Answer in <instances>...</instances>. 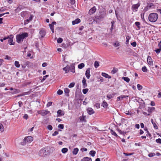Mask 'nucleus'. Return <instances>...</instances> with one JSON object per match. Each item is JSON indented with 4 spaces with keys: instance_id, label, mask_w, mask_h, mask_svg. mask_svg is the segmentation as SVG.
<instances>
[{
    "instance_id": "obj_60",
    "label": "nucleus",
    "mask_w": 161,
    "mask_h": 161,
    "mask_svg": "<svg viewBox=\"0 0 161 161\" xmlns=\"http://www.w3.org/2000/svg\"><path fill=\"white\" fill-rule=\"evenodd\" d=\"M23 118L26 119H28V116L26 114H25V115L23 117Z\"/></svg>"
},
{
    "instance_id": "obj_33",
    "label": "nucleus",
    "mask_w": 161,
    "mask_h": 161,
    "mask_svg": "<svg viewBox=\"0 0 161 161\" xmlns=\"http://www.w3.org/2000/svg\"><path fill=\"white\" fill-rule=\"evenodd\" d=\"M14 65L17 68H19L20 67V64L18 61H15L14 62Z\"/></svg>"
},
{
    "instance_id": "obj_31",
    "label": "nucleus",
    "mask_w": 161,
    "mask_h": 161,
    "mask_svg": "<svg viewBox=\"0 0 161 161\" xmlns=\"http://www.w3.org/2000/svg\"><path fill=\"white\" fill-rule=\"evenodd\" d=\"M122 79L127 82H129L130 80V79L128 77H123Z\"/></svg>"
},
{
    "instance_id": "obj_20",
    "label": "nucleus",
    "mask_w": 161,
    "mask_h": 161,
    "mask_svg": "<svg viewBox=\"0 0 161 161\" xmlns=\"http://www.w3.org/2000/svg\"><path fill=\"white\" fill-rule=\"evenodd\" d=\"M129 96H125L124 95H122L118 97L117 98V101H119V100H121V99H123L124 98H125L127 97H128Z\"/></svg>"
},
{
    "instance_id": "obj_39",
    "label": "nucleus",
    "mask_w": 161,
    "mask_h": 161,
    "mask_svg": "<svg viewBox=\"0 0 161 161\" xmlns=\"http://www.w3.org/2000/svg\"><path fill=\"white\" fill-rule=\"evenodd\" d=\"M142 70L145 72H147V69L146 66H143L142 67Z\"/></svg>"
},
{
    "instance_id": "obj_1",
    "label": "nucleus",
    "mask_w": 161,
    "mask_h": 161,
    "mask_svg": "<svg viewBox=\"0 0 161 161\" xmlns=\"http://www.w3.org/2000/svg\"><path fill=\"white\" fill-rule=\"evenodd\" d=\"M28 36V34L26 33H22L21 34L17 35L16 36V41L19 43L21 42H22L24 38Z\"/></svg>"
},
{
    "instance_id": "obj_57",
    "label": "nucleus",
    "mask_w": 161,
    "mask_h": 161,
    "mask_svg": "<svg viewBox=\"0 0 161 161\" xmlns=\"http://www.w3.org/2000/svg\"><path fill=\"white\" fill-rule=\"evenodd\" d=\"M58 132L57 131H55L53 133L52 135L53 136H55L58 134Z\"/></svg>"
},
{
    "instance_id": "obj_14",
    "label": "nucleus",
    "mask_w": 161,
    "mask_h": 161,
    "mask_svg": "<svg viewBox=\"0 0 161 161\" xmlns=\"http://www.w3.org/2000/svg\"><path fill=\"white\" fill-rule=\"evenodd\" d=\"M96 9L95 7L94 6L93 8L90 9L89 12L90 14H92L94 13L96 11Z\"/></svg>"
},
{
    "instance_id": "obj_52",
    "label": "nucleus",
    "mask_w": 161,
    "mask_h": 161,
    "mask_svg": "<svg viewBox=\"0 0 161 161\" xmlns=\"http://www.w3.org/2000/svg\"><path fill=\"white\" fill-rule=\"evenodd\" d=\"M47 128L50 130H52L53 129V127L51 125H48Z\"/></svg>"
},
{
    "instance_id": "obj_13",
    "label": "nucleus",
    "mask_w": 161,
    "mask_h": 161,
    "mask_svg": "<svg viewBox=\"0 0 161 161\" xmlns=\"http://www.w3.org/2000/svg\"><path fill=\"white\" fill-rule=\"evenodd\" d=\"M40 36L42 38L43 37L46 35V32L44 30H41L39 32Z\"/></svg>"
},
{
    "instance_id": "obj_50",
    "label": "nucleus",
    "mask_w": 161,
    "mask_h": 161,
    "mask_svg": "<svg viewBox=\"0 0 161 161\" xmlns=\"http://www.w3.org/2000/svg\"><path fill=\"white\" fill-rule=\"evenodd\" d=\"M130 44L134 47H135L136 46V43L135 41L131 43Z\"/></svg>"
},
{
    "instance_id": "obj_8",
    "label": "nucleus",
    "mask_w": 161,
    "mask_h": 161,
    "mask_svg": "<svg viewBox=\"0 0 161 161\" xmlns=\"http://www.w3.org/2000/svg\"><path fill=\"white\" fill-rule=\"evenodd\" d=\"M56 23L55 21H53L52 22V23L51 24H50L49 25V26L51 29L53 33H54V26H53L54 25H56Z\"/></svg>"
},
{
    "instance_id": "obj_22",
    "label": "nucleus",
    "mask_w": 161,
    "mask_h": 161,
    "mask_svg": "<svg viewBox=\"0 0 161 161\" xmlns=\"http://www.w3.org/2000/svg\"><path fill=\"white\" fill-rule=\"evenodd\" d=\"M81 161H92V158L88 157L83 158L81 160Z\"/></svg>"
},
{
    "instance_id": "obj_5",
    "label": "nucleus",
    "mask_w": 161,
    "mask_h": 161,
    "mask_svg": "<svg viewBox=\"0 0 161 161\" xmlns=\"http://www.w3.org/2000/svg\"><path fill=\"white\" fill-rule=\"evenodd\" d=\"M155 7V5L153 3H147V6L144 8L143 10L145 12H146L148 10L151 8H153Z\"/></svg>"
},
{
    "instance_id": "obj_29",
    "label": "nucleus",
    "mask_w": 161,
    "mask_h": 161,
    "mask_svg": "<svg viewBox=\"0 0 161 161\" xmlns=\"http://www.w3.org/2000/svg\"><path fill=\"white\" fill-rule=\"evenodd\" d=\"M96 154V152L92 150L89 152V154L91 155L93 157L95 156Z\"/></svg>"
},
{
    "instance_id": "obj_11",
    "label": "nucleus",
    "mask_w": 161,
    "mask_h": 161,
    "mask_svg": "<svg viewBox=\"0 0 161 161\" xmlns=\"http://www.w3.org/2000/svg\"><path fill=\"white\" fill-rule=\"evenodd\" d=\"M57 117H58L64 115V112L60 109L58 110L57 112Z\"/></svg>"
},
{
    "instance_id": "obj_61",
    "label": "nucleus",
    "mask_w": 161,
    "mask_h": 161,
    "mask_svg": "<svg viewBox=\"0 0 161 161\" xmlns=\"http://www.w3.org/2000/svg\"><path fill=\"white\" fill-rule=\"evenodd\" d=\"M18 103L19 107H21L23 104V103L21 101H19L18 102Z\"/></svg>"
},
{
    "instance_id": "obj_34",
    "label": "nucleus",
    "mask_w": 161,
    "mask_h": 161,
    "mask_svg": "<svg viewBox=\"0 0 161 161\" xmlns=\"http://www.w3.org/2000/svg\"><path fill=\"white\" fill-rule=\"evenodd\" d=\"M130 39V37L129 36H127L126 37V40L125 42V43L128 44L129 43V41Z\"/></svg>"
},
{
    "instance_id": "obj_59",
    "label": "nucleus",
    "mask_w": 161,
    "mask_h": 161,
    "mask_svg": "<svg viewBox=\"0 0 161 161\" xmlns=\"http://www.w3.org/2000/svg\"><path fill=\"white\" fill-rule=\"evenodd\" d=\"M104 17V15H102V14L100 15L99 16H98V19H101L103 18Z\"/></svg>"
},
{
    "instance_id": "obj_9",
    "label": "nucleus",
    "mask_w": 161,
    "mask_h": 161,
    "mask_svg": "<svg viewBox=\"0 0 161 161\" xmlns=\"http://www.w3.org/2000/svg\"><path fill=\"white\" fill-rule=\"evenodd\" d=\"M139 6L140 4L138 3L133 5L132 6V9L133 11H136Z\"/></svg>"
},
{
    "instance_id": "obj_42",
    "label": "nucleus",
    "mask_w": 161,
    "mask_h": 161,
    "mask_svg": "<svg viewBox=\"0 0 161 161\" xmlns=\"http://www.w3.org/2000/svg\"><path fill=\"white\" fill-rule=\"evenodd\" d=\"M85 119V116H81L79 117V119L81 121H83Z\"/></svg>"
},
{
    "instance_id": "obj_41",
    "label": "nucleus",
    "mask_w": 161,
    "mask_h": 161,
    "mask_svg": "<svg viewBox=\"0 0 161 161\" xmlns=\"http://www.w3.org/2000/svg\"><path fill=\"white\" fill-rule=\"evenodd\" d=\"M0 130L2 132L4 130L3 126V125L1 123H0Z\"/></svg>"
},
{
    "instance_id": "obj_38",
    "label": "nucleus",
    "mask_w": 161,
    "mask_h": 161,
    "mask_svg": "<svg viewBox=\"0 0 161 161\" xmlns=\"http://www.w3.org/2000/svg\"><path fill=\"white\" fill-rule=\"evenodd\" d=\"M99 66V62L97 61H95L94 63V66L95 68H97Z\"/></svg>"
},
{
    "instance_id": "obj_19",
    "label": "nucleus",
    "mask_w": 161,
    "mask_h": 161,
    "mask_svg": "<svg viewBox=\"0 0 161 161\" xmlns=\"http://www.w3.org/2000/svg\"><path fill=\"white\" fill-rule=\"evenodd\" d=\"M70 70L71 72L73 73H75V67L73 64H72L69 66V71Z\"/></svg>"
},
{
    "instance_id": "obj_53",
    "label": "nucleus",
    "mask_w": 161,
    "mask_h": 161,
    "mask_svg": "<svg viewBox=\"0 0 161 161\" xmlns=\"http://www.w3.org/2000/svg\"><path fill=\"white\" fill-rule=\"evenodd\" d=\"M114 45L115 47H118L119 46V44L118 42H117L114 44Z\"/></svg>"
},
{
    "instance_id": "obj_40",
    "label": "nucleus",
    "mask_w": 161,
    "mask_h": 161,
    "mask_svg": "<svg viewBox=\"0 0 161 161\" xmlns=\"http://www.w3.org/2000/svg\"><path fill=\"white\" fill-rule=\"evenodd\" d=\"M155 155V154L153 153H149L148 155V156L149 157H152L154 156Z\"/></svg>"
},
{
    "instance_id": "obj_3",
    "label": "nucleus",
    "mask_w": 161,
    "mask_h": 161,
    "mask_svg": "<svg viewBox=\"0 0 161 161\" xmlns=\"http://www.w3.org/2000/svg\"><path fill=\"white\" fill-rule=\"evenodd\" d=\"M49 153L48 151H47L45 148L41 149L39 152V155L42 157H44L48 155Z\"/></svg>"
},
{
    "instance_id": "obj_64",
    "label": "nucleus",
    "mask_w": 161,
    "mask_h": 161,
    "mask_svg": "<svg viewBox=\"0 0 161 161\" xmlns=\"http://www.w3.org/2000/svg\"><path fill=\"white\" fill-rule=\"evenodd\" d=\"M47 66V64L46 63H43L42 65L43 67H45Z\"/></svg>"
},
{
    "instance_id": "obj_25",
    "label": "nucleus",
    "mask_w": 161,
    "mask_h": 161,
    "mask_svg": "<svg viewBox=\"0 0 161 161\" xmlns=\"http://www.w3.org/2000/svg\"><path fill=\"white\" fill-rule=\"evenodd\" d=\"M32 16H31L30 17H29L28 19H27L25 21V24H27L30 21L32 20Z\"/></svg>"
},
{
    "instance_id": "obj_32",
    "label": "nucleus",
    "mask_w": 161,
    "mask_h": 161,
    "mask_svg": "<svg viewBox=\"0 0 161 161\" xmlns=\"http://www.w3.org/2000/svg\"><path fill=\"white\" fill-rule=\"evenodd\" d=\"M68 151V149L66 148H64L62 149L61 151L63 153H65Z\"/></svg>"
},
{
    "instance_id": "obj_48",
    "label": "nucleus",
    "mask_w": 161,
    "mask_h": 161,
    "mask_svg": "<svg viewBox=\"0 0 161 161\" xmlns=\"http://www.w3.org/2000/svg\"><path fill=\"white\" fill-rule=\"evenodd\" d=\"M57 93L58 95H60L62 94L63 93V91L62 90L59 89L57 91Z\"/></svg>"
},
{
    "instance_id": "obj_21",
    "label": "nucleus",
    "mask_w": 161,
    "mask_h": 161,
    "mask_svg": "<svg viewBox=\"0 0 161 161\" xmlns=\"http://www.w3.org/2000/svg\"><path fill=\"white\" fill-rule=\"evenodd\" d=\"M102 76L105 77L106 78H108V79H110L111 78V77L108 75V74L105 73H102Z\"/></svg>"
},
{
    "instance_id": "obj_58",
    "label": "nucleus",
    "mask_w": 161,
    "mask_h": 161,
    "mask_svg": "<svg viewBox=\"0 0 161 161\" xmlns=\"http://www.w3.org/2000/svg\"><path fill=\"white\" fill-rule=\"evenodd\" d=\"M52 102H48L47 104V106L48 107L51 106L52 105Z\"/></svg>"
},
{
    "instance_id": "obj_44",
    "label": "nucleus",
    "mask_w": 161,
    "mask_h": 161,
    "mask_svg": "<svg viewBox=\"0 0 161 161\" xmlns=\"http://www.w3.org/2000/svg\"><path fill=\"white\" fill-rule=\"evenodd\" d=\"M58 127L61 129H63L64 128V125L63 124H60L58 125Z\"/></svg>"
},
{
    "instance_id": "obj_18",
    "label": "nucleus",
    "mask_w": 161,
    "mask_h": 161,
    "mask_svg": "<svg viewBox=\"0 0 161 161\" xmlns=\"http://www.w3.org/2000/svg\"><path fill=\"white\" fill-rule=\"evenodd\" d=\"M86 80L85 79V78L84 77H83L82 80V82L83 84V88H85L87 87V84H86Z\"/></svg>"
},
{
    "instance_id": "obj_51",
    "label": "nucleus",
    "mask_w": 161,
    "mask_h": 161,
    "mask_svg": "<svg viewBox=\"0 0 161 161\" xmlns=\"http://www.w3.org/2000/svg\"><path fill=\"white\" fill-rule=\"evenodd\" d=\"M113 28L111 27L110 29V32H109V34L110 35H113L112 34V32H113Z\"/></svg>"
},
{
    "instance_id": "obj_37",
    "label": "nucleus",
    "mask_w": 161,
    "mask_h": 161,
    "mask_svg": "<svg viewBox=\"0 0 161 161\" xmlns=\"http://www.w3.org/2000/svg\"><path fill=\"white\" fill-rule=\"evenodd\" d=\"M64 92L65 93L67 94V96L69 95L68 94L69 92V90L68 88H65L64 89Z\"/></svg>"
},
{
    "instance_id": "obj_36",
    "label": "nucleus",
    "mask_w": 161,
    "mask_h": 161,
    "mask_svg": "<svg viewBox=\"0 0 161 161\" xmlns=\"http://www.w3.org/2000/svg\"><path fill=\"white\" fill-rule=\"evenodd\" d=\"M161 50V45H160V47H159V48L158 49H157L154 50V51L156 52V53L157 54H158L160 52Z\"/></svg>"
},
{
    "instance_id": "obj_62",
    "label": "nucleus",
    "mask_w": 161,
    "mask_h": 161,
    "mask_svg": "<svg viewBox=\"0 0 161 161\" xmlns=\"http://www.w3.org/2000/svg\"><path fill=\"white\" fill-rule=\"evenodd\" d=\"M49 76V75H46L45 76H44L43 77V80H45L47 77H48Z\"/></svg>"
},
{
    "instance_id": "obj_55",
    "label": "nucleus",
    "mask_w": 161,
    "mask_h": 161,
    "mask_svg": "<svg viewBox=\"0 0 161 161\" xmlns=\"http://www.w3.org/2000/svg\"><path fill=\"white\" fill-rule=\"evenodd\" d=\"M115 23V21L114 20H113L111 22V27L114 28V24Z\"/></svg>"
},
{
    "instance_id": "obj_30",
    "label": "nucleus",
    "mask_w": 161,
    "mask_h": 161,
    "mask_svg": "<svg viewBox=\"0 0 161 161\" xmlns=\"http://www.w3.org/2000/svg\"><path fill=\"white\" fill-rule=\"evenodd\" d=\"M135 24L136 26H137L139 30H140L141 29L140 27V23L139 22L136 21L135 22Z\"/></svg>"
},
{
    "instance_id": "obj_46",
    "label": "nucleus",
    "mask_w": 161,
    "mask_h": 161,
    "mask_svg": "<svg viewBox=\"0 0 161 161\" xmlns=\"http://www.w3.org/2000/svg\"><path fill=\"white\" fill-rule=\"evenodd\" d=\"M63 40L61 38H58L57 40V42L58 43H61L63 42Z\"/></svg>"
},
{
    "instance_id": "obj_6",
    "label": "nucleus",
    "mask_w": 161,
    "mask_h": 161,
    "mask_svg": "<svg viewBox=\"0 0 161 161\" xmlns=\"http://www.w3.org/2000/svg\"><path fill=\"white\" fill-rule=\"evenodd\" d=\"M9 38L8 39V42L10 45H14L15 44V42H13V38L14 36L12 35H10L8 36Z\"/></svg>"
},
{
    "instance_id": "obj_28",
    "label": "nucleus",
    "mask_w": 161,
    "mask_h": 161,
    "mask_svg": "<svg viewBox=\"0 0 161 161\" xmlns=\"http://www.w3.org/2000/svg\"><path fill=\"white\" fill-rule=\"evenodd\" d=\"M151 121L152 123V124L153 125L154 128L156 129H158V126L156 125V124L153 122V119H151Z\"/></svg>"
},
{
    "instance_id": "obj_17",
    "label": "nucleus",
    "mask_w": 161,
    "mask_h": 161,
    "mask_svg": "<svg viewBox=\"0 0 161 161\" xmlns=\"http://www.w3.org/2000/svg\"><path fill=\"white\" fill-rule=\"evenodd\" d=\"M63 70L65 71V73H67L69 71V66L67 65L65 67L63 68Z\"/></svg>"
},
{
    "instance_id": "obj_10",
    "label": "nucleus",
    "mask_w": 161,
    "mask_h": 161,
    "mask_svg": "<svg viewBox=\"0 0 161 161\" xmlns=\"http://www.w3.org/2000/svg\"><path fill=\"white\" fill-rule=\"evenodd\" d=\"M147 61L149 65H153V60L150 56H148Z\"/></svg>"
},
{
    "instance_id": "obj_16",
    "label": "nucleus",
    "mask_w": 161,
    "mask_h": 161,
    "mask_svg": "<svg viewBox=\"0 0 161 161\" xmlns=\"http://www.w3.org/2000/svg\"><path fill=\"white\" fill-rule=\"evenodd\" d=\"M80 19L77 18L75 20H73L72 21V24L73 25L78 24L80 22Z\"/></svg>"
},
{
    "instance_id": "obj_26",
    "label": "nucleus",
    "mask_w": 161,
    "mask_h": 161,
    "mask_svg": "<svg viewBox=\"0 0 161 161\" xmlns=\"http://www.w3.org/2000/svg\"><path fill=\"white\" fill-rule=\"evenodd\" d=\"M110 133L112 135L116 137H118V136L116 132L112 129L110 130Z\"/></svg>"
},
{
    "instance_id": "obj_47",
    "label": "nucleus",
    "mask_w": 161,
    "mask_h": 161,
    "mask_svg": "<svg viewBox=\"0 0 161 161\" xmlns=\"http://www.w3.org/2000/svg\"><path fill=\"white\" fill-rule=\"evenodd\" d=\"M75 85V83L74 82H72L69 85L68 87L69 88L73 87Z\"/></svg>"
},
{
    "instance_id": "obj_63",
    "label": "nucleus",
    "mask_w": 161,
    "mask_h": 161,
    "mask_svg": "<svg viewBox=\"0 0 161 161\" xmlns=\"http://www.w3.org/2000/svg\"><path fill=\"white\" fill-rule=\"evenodd\" d=\"M75 0H70V3L71 4H74L75 3Z\"/></svg>"
},
{
    "instance_id": "obj_12",
    "label": "nucleus",
    "mask_w": 161,
    "mask_h": 161,
    "mask_svg": "<svg viewBox=\"0 0 161 161\" xmlns=\"http://www.w3.org/2000/svg\"><path fill=\"white\" fill-rule=\"evenodd\" d=\"M90 68H88L86 71L85 75L88 79L90 78L91 75L90 74Z\"/></svg>"
},
{
    "instance_id": "obj_24",
    "label": "nucleus",
    "mask_w": 161,
    "mask_h": 161,
    "mask_svg": "<svg viewBox=\"0 0 161 161\" xmlns=\"http://www.w3.org/2000/svg\"><path fill=\"white\" fill-rule=\"evenodd\" d=\"M79 151V149L77 148H74L73 151L72 153L74 155H76L77 154L78 152Z\"/></svg>"
},
{
    "instance_id": "obj_7",
    "label": "nucleus",
    "mask_w": 161,
    "mask_h": 161,
    "mask_svg": "<svg viewBox=\"0 0 161 161\" xmlns=\"http://www.w3.org/2000/svg\"><path fill=\"white\" fill-rule=\"evenodd\" d=\"M38 114H41L42 116H44L46 115L49 113V111L47 110L38 111L37 112Z\"/></svg>"
},
{
    "instance_id": "obj_2",
    "label": "nucleus",
    "mask_w": 161,
    "mask_h": 161,
    "mask_svg": "<svg viewBox=\"0 0 161 161\" xmlns=\"http://www.w3.org/2000/svg\"><path fill=\"white\" fill-rule=\"evenodd\" d=\"M158 18V14L156 13L150 14L148 16V19L150 21L154 22L157 20Z\"/></svg>"
},
{
    "instance_id": "obj_35",
    "label": "nucleus",
    "mask_w": 161,
    "mask_h": 161,
    "mask_svg": "<svg viewBox=\"0 0 161 161\" xmlns=\"http://www.w3.org/2000/svg\"><path fill=\"white\" fill-rule=\"evenodd\" d=\"M118 71V69L117 68H113V70L111 71V73L113 74L116 73Z\"/></svg>"
},
{
    "instance_id": "obj_45",
    "label": "nucleus",
    "mask_w": 161,
    "mask_h": 161,
    "mask_svg": "<svg viewBox=\"0 0 161 161\" xmlns=\"http://www.w3.org/2000/svg\"><path fill=\"white\" fill-rule=\"evenodd\" d=\"M107 97L108 98V99H110L113 98V96L112 94H108L107 95Z\"/></svg>"
},
{
    "instance_id": "obj_54",
    "label": "nucleus",
    "mask_w": 161,
    "mask_h": 161,
    "mask_svg": "<svg viewBox=\"0 0 161 161\" xmlns=\"http://www.w3.org/2000/svg\"><path fill=\"white\" fill-rule=\"evenodd\" d=\"M156 142L157 143H161V139L160 138L157 139L156 140Z\"/></svg>"
},
{
    "instance_id": "obj_49",
    "label": "nucleus",
    "mask_w": 161,
    "mask_h": 161,
    "mask_svg": "<svg viewBox=\"0 0 161 161\" xmlns=\"http://www.w3.org/2000/svg\"><path fill=\"white\" fill-rule=\"evenodd\" d=\"M88 89L86 88V89H83L82 90V92H83V93L84 94H86L88 92Z\"/></svg>"
},
{
    "instance_id": "obj_43",
    "label": "nucleus",
    "mask_w": 161,
    "mask_h": 161,
    "mask_svg": "<svg viewBox=\"0 0 161 161\" xmlns=\"http://www.w3.org/2000/svg\"><path fill=\"white\" fill-rule=\"evenodd\" d=\"M137 89L139 90H142L143 88L142 86L140 85V84H138L137 85Z\"/></svg>"
},
{
    "instance_id": "obj_4",
    "label": "nucleus",
    "mask_w": 161,
    "mask_h": 161,
    "mask_svg": "<svg viewBox=\"0 0 161 161\" xmlns=\"http://www.w3.org/2000/svg\"><path fill=\"white\" fill-rule=\"evenodd\" d=\"M32 141L33 137L31 136H28L25 138L23 142H21V144L22 145H24L26 142L30 143Z\"/></svg>"
},
{
    "instance_id": "obj_27",
    "label": "nucleus",
    "mask_w": 161,
    "mask_h": 161,
    "mask_svg": "<svg viewBox=\"0 0 161 161\" xmlns=\"http://www.w3.org/2000/svg\"><path fill=\"white\" fill-rule=\"evenodd\" d=\"M85 66V64L83 63H81L78 66V67L79 69H81Z\"/></svg>"
},
{
    "instance_id": "obj_56",
    "label": "nucleus",
    "mask_w": 161,
    "mask_h": 161,
    "mask_svg": "<svg viewBox=\"0 0 161 161\" xmlns=\"http://www.w3.org/2000/svg\"><path fill=\"white\" fill-rule=\"evenodd\" d=\"M117 130L120 134H123V135H124V131H122L121 130H119V129H118Z\"/></svg>"
},
{
    "instance_id": "obj_23",
    "label": "nucleus",
    "mask_w": 161,
    "mask_h": 161,
    "mask_svg": "<svg viewBox=\"0 0 161 161\" xmlns=\"http://www.w3.org/2000/svg\"><path fill=\"white\" fill-rule=\"evenodd\" d=\"M108 104L107 102L105 101L103 102L102 103V106L104 108H106L107 107Z\"/></svg>"
},
{
    "instance_id": "obj_15",
    "label": "nucleus",
    "mask_w": 161,
    "mask_h": 161,
    "mask_svg": "<svg viewBox=\"0 0 161 161\" xmlns=\"http://www.w3.org/2000/svg\"><path fill=\"white\" fill-rule=\"evenodd\" d=\"M87 111L88 113L90 115L94 113L93 110L91 108H89L87 109Z\"/></svg>"
}]
</instances>
